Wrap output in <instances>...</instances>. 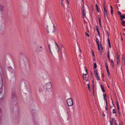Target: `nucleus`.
<instances>
[{"label": "nucleus", "instance_id": "412c9836", "mask_svg": "<svg viewBox=\"0 0 125 125\" xmlns=\"http://www.w3.org/2000/svg\"><path fill=\"white\" fill-rule=\"evenodd\" d=\"M48 46H49V50L51 52V54H52V51L51 50V48L50 47V44H49L48 45Z\"/></svg>", "mask_w": 125, "mask_h": 125}, {"label": "nucleus", "instance_id": "bf43d9fd", "mask_svg": "<svg viewBox=\"0 0 125 125\" xmlns=\"http://www.w3.org/2000/svg\"><path fill=\"white\" fill-rule=\"evenodd\" d=\"M111 12H113V10H111Z\"/></svg>", "mask_w": 125, "mask_h": 125}, {"label": "nucleus", "instance_id": "dca6fc26", "mask_svg": "<svg viewBox=\"0 0 125 125\" xmlns=\"http://www.w3.org/2000/svg\"><path fill=\"white\" fill-rule=\"evenodd\" d=\"M121 23L122 25L124 26H125V21L124 20L121 21Z\"/></svg>", "mask_w": 125, "mask_h": 125}, {"label": "nucleus", "instance_id": "9b49d317", "mask_svg": "<svg viewBox=\"0 0 125 125\" xmlns=\"http://www.w3.org/2000/svg\"><path fill=\"white\" fill-rule=\"evenodd\" d=\"M55 43L56 45V47H55V48L56 49H58V50L57 51V52H59V48L57 44L55 42Z\"/></svg>", "mask_w": 125, "mask_h": 125}, {"label": "nucleus", "instance_id": "37998d69", "mask_svg": "<svg viewBox=\"0 0 125 125\" xmlns=\"http://www.w3.org/2000/svg\"><path fill=\"white\" fill-rule=\"evenodd\" d=\"M106 70H107V73H109V70L108 69H106Z\"/></svg>", "mask_w": 125, "mask_h": 125}, {"label": "nucleus", "instance_id": "f03ea898", "mask_svg": "<svg viewBox=\"0 0 125 125\" xmlns=\"http://www.w3.org/2000/svg\"><path fill=\"white\" fill-rule=\"evenodd\" d=\"M55 31V26L53 23H52L47 26V31L48 33L53 32Z\"/></svg>", "mask_w": 125, "mask_h": 125}, {"label": "nucleus", "instance_id": "5701e85b", "mask_svg": "<svg viewBox=\"0 0 125 125\" xmlns=\"http://www.w3.org/2000/svg\"><path fill=\"white\" fill-rule=\"evenodd\" d=\"M52 50L54 51H55V50L54 48V46L53 45H52Z\"/></svg>", "mask_w": 125, "mask_h": 125}, {"label": "nucleus", "instance_id": "c03bdc74", "mask_svg": "<svg viewBox=\"0 0 125 125\" xmlns=\"http://www.w3.org/2000/svg\"><path fill=\"white\" fill-rule=\"evenodd\" d=\"M105 65H106V66H108V65H107V63L106 62H105Z\"/></svg>", "mask_w": 125, "mask_h": 125}, {"label": "nucleus", "instance_id": "13d9d810", "mask_svg": "<svg viewBox=\"0 0 125 125\" xmlns=\"http://www.w3.org/2000/svg\"><path fill=\"white\" fill-rule=\"evenodd\" d=\"M119 62H117V65H119Z\"/></svg>", "mask_w": 125, "mask_h": 125}, {"label": "nucleus", "instance_id": "49530a36", "mask_svg": "<svg viewBox=\"0 0 125 125\" xmlns=\"http://www.w3.org/2000/svg\"><path fill=\"white\" fill-rule=\"evenodd\" d=\"M110 8H111V10H112L113 9V7H112L111 6H110Z\"/></svg>", "mask_w": 125, "mask_h": 125}, {"label": "nucleus", "instance_id": "b1692460", "mask_svg": "<svg viewBox=\"0 0 125 125\" xmlns=\"http://www.w3.org/2000/svg\"><path fill=\"white\" fill-rule=\"evenodd\" d=\"M113 114H116V112L115 110L113 109Z\"/></svg>", "mask_w": 125, "mask_h": 125}, {"label": "nucleus", "instance_id": "f3484780", "mask_svg": "<svg viewBox=\"0 0 125 125\" xmlns=\"http://www.w3.org/2000/svg\"><path fill=\"white\" fill-rule=\"evenodd\" d=\"M99 25H100V27L102 28V25H101V19H100V18H99Z\"/></svg>", "mask_w": 125, "mask_h": 125}, {"label": "nucleus", "instance_id": "473e14b6", "mask_svg": "<svg viewBox=\"0 0 125 125\" xmlns=\"http://www.w3.org/2000/svg\"><path fill=\"white\" fill-rule=\"evenodd\" d=\"M87 85L88 86V89L90 90V85L89 84H87Z\"/></svg>", "mask_w": 125, "mask_h": 125}, {"label": "nucleus", "instance_id": "9d476101", "mask_svg": "<svg viewBox=\"0 0 125 125\" xmlns=\"http://www.w3.org/2000/svg\"><path fill=\"white\" fill-rule=\"evenodd\" d=\"M120 17L121 21L123 20V19H125V16H124L123 15H121Z\"/></svg>", "mask_w": 125, "mask_h": 125}, {"label": "nucleus", "instance_id": "58836bf2", "mask_svg": "<svg viewBox=\"0 0 125 125\" xmlns=\"http://www.w3.org/2000/svg\"><path fill=\"white\" fill-rule=\"evenodd\" d=\"M123 60L124 61V62H125V57L123 59Z\"/></svg>", "mask_w": 125, "mask_h": 125}, {"label": "nucleus", "instance_id": "69168bd1", "mask_svg": "<svg viewBox=\"0 0 125 125\" xmlns=\"http://www.w3.org/2000/svg\"><path fill=\"white\" fill-rule=\"evenodd\" d=\"M62 6H63V3L62 2Z\"/></svg>", "mask_w": 125, "mask_h": 125}, {"label": "nucleus", "instance_id": "052dcab7", "mask_svg": "<svg viewBox=\"0 0 125 125\" xmlns=\"http://www.w3.org/2000/svg\"><path fill=\"white\" fill-rule=\"evenodd\" d=\"M109 54H108L107 55V57H108V58L109 57Z\"/></svg>", "mask_w": 125, "mask_h": 125}, {"label": "nucleus", "instance_id": "3c124183", "mask_svg": "<svg viewBox=\"0 0 125 125\" xmlns=\"http://www.w3.org/2000/svg\"><path fill=\"white\" fill-rule=\"evenodd\" d=\"M107 107L106 106H106H105V109L106 110H108V109H107Z\"/></svg>", "mask_w": 125, "mask_h": 125}, {"label": "nucleus", "instance_id": "a878e982", "mask_svg": "<svg viewBox=\"0 0 125 125\" xmlns=\"http://www.w3.org/2000/svg\"><path fill=\"white\" fill-rule=\"evenodd\" d=\"M111 63H112V66L113 67V66H114V64H113V61L112 60H111Z\"/></svg>", "mask_w": 125, "mask_h": 125}, {"label": "nucleus", "instance_id": "423d86ee", "mask_svg": "<svg viewBox=\"0 0 125 125\" xmlns=\"http://www.w3.org/2000/svg\"><path fill=\"white\" fill-rule=\"evenodd\" d=\"M81 2L82 3V7L81 8V10H85L84 7V2L83 0H81Z\"/></svg>", "mask_w": 125, "mask_h": 125}, {"label": "nucleus", "instance_id": "c85d7f7f", "mask_svg": "<svg viewBox=\"0 0 125 125\" xmlns=\"http://www.w3.org/2000/svg\"><path fill=\"white\" fill-rule=\"evenodd\" d=\"M85 34H86V36H88V37H89V34L88 33H87L86 32H85Z\"/></svg>", "mask_w": 125, "mask_h": 125}, {"label": "nucleus", "instance_id": "39448f33", "mask_svg": "<svg viewBox=\"0 0 125 125\" xmlns=\"http://www.w3.org/2000/svg\"><path fill=\"white\" fill-rule=\"evenodd\" d=\"M43 49L42 46L39 45L36 48L37 50L39 52H42Z\"/></svg>", "mask_w": 125, "mask_h": 125}, {"label": "nucleus", "instance_id": "774afa93", "mask_svg": "<svg viewBox=\"0 0 125 125\" xmlns=\"http://www.w3.org/2000/svg\"><path fill=\"white\" fill-rule=\"evenodd\" d=\"M105 102H107V99H105Z\"/></svg>", "mask_w": 125, "mask_h": 125}, {"label": "nucleus", "instance_id": "8fccbe9b", "mask_svg": "<svg viewBox=\"0 0 125 125\" xmlns=\"http://www.w3.org/2000/svg\"><path fill=\"white\" fill-rule=\"evenodd\" d=\"M107 52L108 54H109V50H108V51H107Z\"/></svg>", "mask_w": 125, "mask_h": 125}, {"label": "nucleus", "instance_id": "72a5a7b5", "mask_svg": "<svg viewBox=\"0 0 125 125\" xmlns=\"http://www.w3.org/2000/svg\"><path fill=\"white\" fill-rule=\"evenodd\" d=\"M117 62H119V58H117Z\"/></svg>", "mask_w": 125, "mask_h": 125}, {"label": "nucleus", "instance_id": "a19ab883", "mask_svg": "<svg viewBox=\"0 0 125 125\" xmlns=\"http://www.w3.org/2000/svg\"><path fill=\"white\" fill-rule=\"evenodd\" d=\"M107 75H108V76H110V74L109 73H107Z\"/></svg>", "mask_w": 125, "mask_h": 125}, {"label": "nucleus", "instance_id": "4468645a", "mask_svg": "<svg viewBox=\"0 0 125 125\" xmlns=\"http://www.w3.org/2000/svg\"><path fill=\"white\" fill-rule=\"evenodd\" d=\"M96 41L98 45V49H99V40L97 38L96 39Z\"/></svg>", "mask_w": 125, "mask_h": 125}, {"label": "nucleus", "instance_id": "a211bd4d", "mask_svg": "<svg viewBox=\"0 0 125 125\" xmlns=\"http://www.w3.org/2000/svg\"><path fill=\"white\" fill-rule=\"evenodd\" d=\"M97 67V64L96 63H94V69H96Z\"/></svg>", "mask_w": 125, "mask_h": 125}, {"label": "nucleus", "instance_id": "6ab92c4d", "mask_svg": "<svg viewBox=\"0 0 125 125\" xmlns=\"http://www.w3.org/2000/svg\"><path fill=\"white\" fill-rule=\"evenodd\" d=\"M96 7L97 9V10L98 12H99V11L98 9V7L97 5L96 4Z\"/></svg>", "mask_w": 125, "mask_h": 125}, {"label": "nucleus", "instance_id": "5fc2aeb1", "mask_svg": "<svg viewBox=\"0 0 125 125\" xmlns=\"http://www.w3.org/2000/svg\"><path fill=\"white\" fill-rule=\"evenodd\" d=\"M114 120V118H113L112 119V121H113Z\"/></svg>", "mask_w": 125, "mask_h": 125}, {"label": "nucleus", "instance_id": "09e8293b", "mask_svg": "<svg viewBox=\"0 0 125 125\" xmlns=\"http://www.w3.org/2000/svg\"><path fill=\"white\" fill-rule=\"evenodd\" d=\"M119 104V102L118 101H116V104Z\"/></svg>", "mask_w": 125, "mask_h": 125}, {"label": "nucleus", "instance_id": "864d4df0", "mask_svg": "<svg viewBox=\"0 0 125 125\" xmlns=\"http://www.w3.org/2000/svg\"><path fill=\"white\" fill-rule=\"evenodd\" d=\"M103 117H104V116H105V115L103 113Z\"/></svg>", "mask_w": 125, "mask_h": 125}, {"label": "nucleus", "instance_id": "338daca9", "mask_svg": "<svg viewBox=\"0 0 125 125\" xmlns=\"http://www.w3.org/2000/svg\"><path fill=\"white\" fill-rule=\"evenodd\" d=\"M104 77V75H103L102 76V78H103Z\"/></svg>", "mask_w": 125, "mask_h": 125}, {"label": "nucleus", "instance_id": "ea45409f", "mask_svg": "<svg viewBox=\"0 0 125 125\" xmlns=\"http://www.w3.org/2000/svg\"><path fill=\"white\" fill-rule=\"evenodd\" d=\"M87 72H86V74H83V76H86V75L87 74Z\"/></svg>", "mask_w": 125, "mask_h": 125}, {"label": "nucleus", "instance_id": "680f3d73", "mask_svg": "<svg viewBox=\"0 0 125 125\" xmlns=\"http://www.w3.org/2000/svg\"><path fill=\"white\" fill-rule=\"evenodd\" d=\"M119 55H117V58H119Z\"/></svg>", "mask_w": 125, "mask_h": 125}, {"label": "nucleus", "instance_id": "f8f14e48", "mask_svg": "<svg viewBox=\"0 0 125 125\" xmlns=\"http://www.w3.org/2000/svg\"><path fill=\"white\" fill-rule=\"evenodd\" d=\"M96 30L98 32V35L99 37H100V33L99 31V30H98V26H96Z\"/></svg>", "mask_w": 125, "mask_h": 125}, {"label": "nucleus", "instance_id": "6e6552de", "mask_svg": "<svg viewBox=\"0 0 125 125\" xmlns=\"http://www.w3.org/2000/svg\"><path fill=\"white\" fill-rule=\"evenodd\" d=\"M104 17L106 19V17L108 18V16L107 15V11L106 9H104Z\"/></svg>", "mask_w": 125, "mask_h": 125}, {"label": "nucleus", "instance_id": "ddd939ff", "mask_svg": "<svg viewBox=\"0 0 125 125\" xmlns=\"http://www.w3.org/2000/svg\"><path fill=\"white\" fill-rule=\"evenodd\" d=\"M101 87L102 90V91L103 92H105V90L104 89V86L103 85L101 84L100 85Z\"/></svg>", "mask_w": 125, "mask_h": 125}, {"label": "nucleus", "instance_id": "0eeeda50", "mask_svg": "<svg viewBox=\"0 0 125 125\" xmlns=\"http://www.w3.org/2000/svg\"><path fill=\"white\" fill-rule=\"evenodd\" d=\"M85 10H81L83 15V16L84 18L86 17Z\"/></svg>", "mask_w": 125, "mask_h": 125}, {"label": "nucleus", "instance_id": "e2e57ef3", "mask_svg": "<svg viewBox=\"0 0 125 125\" xmlns=\"http://www.w3.org/2000/svg\"><path fill=\"white\" fill-rule=\"evenodd\" d=\"M106 69H108V66H106Z\"/></svg>", "mask_w": 125, "mask_h": 125}, {"label": "nucleus", "instance_id": "c756f323", "mask_svg": "<svg viewBox=\"0 0 125 125\" xmlns=\"http://www.w3.org/2000/svg\"><path fill=\"white\" fill-rule=\"evenodd\" d=\"M107 40H108V43H110V41L109 39V38H108L107 39Z\"/></svg>", "mask_w": 125, "mask_h": 125}, {"label": "nucleus", "instance_id": "1a4fd4ad", "mask_svg": "<svg viewBox=\"0 0 125 125\" xmlns=\"http://www.w3.org/2000/svg\"><path fill=\"white\" fill-rule=\"evenodd\" d=\"M99 49H98L100 51V52H102L103 50V47L102 46V45L101 44H100L99 45Z\"/></svg>", "mask_w": 125, "mask_h": 125}, {"label": "nucleus", "instance_id": "0e129e2a", "mask_svg": "<svg viewBox=\"0 0 125 125\" xmlns=\"http://www.w3.org/2000/svg\"><path fill=\"white\" fill-rule=\"evenodd\" d=\"M91 76L92 77V76L93 75L92 73H91Z\"/></svg>", "mask_w": 125, "mask_h": 125}, {"label": "nucleus", "instance_id": "4c0bfd02", "mask_svg": "<svg viewBox=\"0 0 125 125\" xmlns=\"http://www.w3.org/2000/svg\"><path fill=\"white\" fill-rule=\"evenodd\" d=\"M107 33L108 36V37H109V32L107 31Z\"/></svg>", "mask_w": 125, "mask_h": 125}, {"label": "nucleus", "instance_id": "2f4dec72", "mask_svg": "<svg viewBox=\"0 0 125 125\" xmlns=\"http://www.w3.org/2000/svg\"><path fill=\"white\" fill-rule=\"evenodd\" d=\"M114 123L116 125H117V122L116 120H114Z\"/></svg>", "mask_w": 125, "mask_h": 125}, {"label": "nucleus", "instance_id": "7c9ffc66", "mask_svg": "<svg viewBox=\"0 0 125 125\" xmlns=\"http://www.w3.org/2000/svg\"><path fill=\"white\" fill-rule=\"evenodd\" d=\"M92 55H93V56L94 57H95V55H94V52H93V51H92Z\"/></svg>", "mask_w": 125, "mask_h": 125}, {"label": "nucleus", "instance_id": "c9c22d12", "mask_svg": "<svg viewBox=\"0 0 125 125\" xmlns=\"http://www.w3.org/2000/svg\"><path fill=\"white\" fill-rule=\"evenodd\" d=\"M61 48H64V47L63 46V44H61Z\"/></svg>", "mask_w": 125, "mask_h": 125}, {"label": "nucleus", "instance_id": "f257e3e1", "mask_svg": "<svg viewBox=\"0 0 125 125\" xmlns=\"http://www.w3.org/2000/svg\"><path fill=\"white\" fill-rule=\"evenodd\" d=\"M44 89L47 92H49L52 89V84L51 82L45 84L43 86Z\"/></svg>", "mask_w": 125, "mask_h": 125}, {"label": "nucleus", "instance_id": "603ef678", "mask_svg": "<svg viewBox=\"0 0 125 125\" xmlns=\"http://www.w3.org/2000/svg\"><path fill=\"white\" fill-rule=\"evenodd\" d=\"M106 104V106L107 107V102H105Z\"/></svg>", "mask_w": 125, "mask_h": 125}, {"label": "nucleus", "instance_id": "7ed1b4c3", "mask_svg": "<svg viewBox=\"0 0 125 125\" xmlns=\"http://www.w3.org/2000/svg\"><path fill=\"white\" fill-rule=\"evenodd\" d=\"M67 102L69 106H72L73 105V103L72 98L68 99L67 101Z\"/></svg>", "mask_w": 125, "mask_h": 125}, {"label": "nucleus", "instance_id": "20e7f679", "mask_svg": "<svg viewBox=\"0 0 125 125\" xmlns=\"http://www.w3.org/2000/svg\"><path fill=\"white\" fill-rule=\"evenodd\" d=\"M94 72L95 74V76L97 80H100V78L98 75V72L96 69L94 70Z\"/></svg>", "mask_w": 125, "mask_h": 125}, {"label": "nucleus", "instance_id": "79ce46f5", "mask_svg": "<svg viewBox=\"0 0 125 125\" xmlns=\"http://www.w3.org/2000/svg\"><path fill=\"white\" fill-rule=\"evenodd\" d=\"M106 70H107V73H109V70L108 69H106Z\"/></svg>", "mask_w": 125, "mask_h": 125}, {"label": "nucleus", "instance_id": "6e6d98bb", "mask_svg": "<svg viewBox=\"0 0 125 125\" xmlns=\"http://www.w3.org/2000/svg\"><path fill=\"white\" fill-rule=\"evenodd\" d=\"M116 104V105H117V106H119V104Z\"/></svg>", "mask_w": 125, "mask_h": 125}, {"label": "nucleus", "instance_id": "a18cd8bd", "mask_svg": "<svg viewBox=\"0 0 125 125\" xmlns=\"http://www.w3.org/2000/svg\"><path fill=\"white\" fill-rule=\"evenodd\" d=\"M79 51H80V52L81 53L82 52V51H81V49H80V48H79Z\"/></svg>", "mask_w": 125, "mask_h": 125}, {"label": "nucleus", "instance_id": "e433bc0d", "mask_svg": "<svg viewBox=\"0 0 125 125\" xmlns=\"http://www.w3.org/2000/svg\"><path fill=\"white\" fill-rule=\"evenodd\" d=\"M108 45H109V47L110 48H111V44H110V43H108Z\"/></svg>", "mask_w": 125, "mask_h": 125}, {"label": "nucleus", "instance_id": "4be33fe9", "mask_svg": "<svg viewBox=\"0 0 125 125\" xmlns=\"http://www.w3.org/2000/svg\"><path fill=\"white\" fill-rule=\"evenodd\" d=\"M117 13H118V14L119 15H120V16H121V15H122V14H121V12L120 11H117Z\"/></svg>", "mask_w": 125, "mask_h": 125}, {"label": "nucleus", "instance_id": "de8ad7c7", "mask_svg": "<svg viewBox=\"0 0 125 125\" xmlns=\"http://www.w3.org/2000/svg\"><path fill=\"white\" fill-rule=\"evenodd\" d=\"M116 7H117V8L118 9H119V8L118 7V6L117 4H116Z\"/></svg>", "mask_w": 125, "mask_h": 125}, {"label": "nucleus", "instance_id": "4d7b16f0", "mask_svg": "<svg viewBox=\"0 0 125 125\" xmlns=\"http://www.w3.org/2000/svg\"><path fill=\"white\" fill-rule=\"evenodd\" d=\"M67 2V3H68V4H69V2H68V0H66Z\"/></svg>", "mask_w": 125, "mask_h": 125}, {"label": "nucleus", "instance_id": "2eb2a0df", "mask_svg": "<svg viewBox=\"0 0 125 125\" xmlns=\"http://www.w3.org/2000/svg\"><path fill=\"white\" fill-rule=\"evenodd\" d=\"M106 4L105 2V1H104V2L103 3L104 8V10L106 9L105 8H106Z\"/></svg>", "mask_w": 125, "mask_h": 125}, {"label": "nucleus", "instance_id": "f704fd0d", "mask_svg": "<svg viewBox=\"0 0 125 125\" xmlns=\"http://www.w3.org/2000/svg\"><path fill=\"white\" fill-rule=\"evenodd\" d=\"M92 83H93V88H94V80H92Z\"/></svg>", "mask_w": 125, "mask_h": 125}, {"label": "nucleus", "instance_id": "393cba45", "mask_svg": "<svg viewBox=\"0 0 125 125\" xmlns=\"http://www.w3.org/2000/svg\"><path fill=\"white\" fill-rule=\"evenodd\" d=\"M103 96H104V100H105V99H106L105 97H106V95L105 94H103Z\"/></svg>", "mask_w": 125, "mask_h": 125}, {"label": "nucleus", "instance_id": "bb28decb", "mask_svg": "<svg viewBox=\"0 0 125 125\" xmlns=\"http://www.w3.org/2000/svg\"><path fill=\"white\" fill-rule=\"evenodd\" d=\"M113 121H110V125H113Z\"/></svg>", "mask_w": 125, "mask_h": 125}, {"label": "nucleus", "instance_id": "cd10ccee", "mask_svg": "<svg viewBox=\"0 0 125 125\" xmlns=\"http://www.w3.org/2000/svg\"><path fill=\"white\" fill-rule=\"evenodd\" d=\"M117 110L118 111L119 113V110L120 109L119 107V106H117Z\"/></svg>", "mask_w": 125, "mask_h": 125}, {"label": "nucleus", "instance_id": "aec40b11", "mask_svg": "<svg viewBox=\"0 0 125 125\" xmlns=\"http://www.w3.org/2000/svg\"><path fill=\"white\" fill-rule=\"evenodd\" d=\"M83 78L84 79L86 80V81H87V77L85 76H83Z\"/></svg>", "mask_w": 125, "mask_h": 125}]
</instances>
